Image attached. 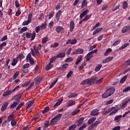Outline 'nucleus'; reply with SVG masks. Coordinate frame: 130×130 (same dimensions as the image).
<instances>
[{"label": "nucleus", "mask_w": 130, "mask_h": 130, "mask_svg": "<svg viewBox=\"0 0 130 130\" xmlns=\"http://www.w3.org/2000/svg\"><path fill=\"white\" fill-rule=\"evenodd\" d=\"M50 125H54V124H56V123H57V121L56 120L55 118L53 117L51 120H50Z\"/></svg>", "instance_id": "30"}, {"label": "nucleus", "mask_w": 130, "mask_h": 130, "mask_svg": "<svg viewBox=\"0 0 130 130\" xmlns=\"http://www.w3.org/2000/svg\"><path fill=\"white\" fill-rule=\"evenodd\" d=\"M58 45H59L58 43H54V44H53L51 45V47L52 48H55L57 47V46H58Z\"/></svg>", "instance_id": "57"}, {"label": "nucleus", "mask_w": 130, "mask_h": 130, "mask_svg": "<svg viewBox=\"0 0 130 130\" xmlns=\"http://www.w3.org/2000/svg\"><path fill=\"white\" fill-rule=\"evenodd\" d=\"M62 101H63V99H61L59 101H57L55 104L54 105V108H56L58 106H59L62 103Z\"/></svg>", "instance_id": "17"}, {"label": "nucleus", "mask_w": 130, "mask_h": 130, "mask_svg": "<svg viewBox=\"0 0 130 130\" xmlns=\"http://www.w3.org/2000/svg\"><path fill=\"white\" fill-rule=\"evenodd\" d=\"M74 29H75V22H74V21H71L70 24V32L74 31Z\"/></svg>", "instance_id": "14"}, {"label": "nucleus", "mask_w": 130, "mask_h": 130, "mask_svg": "<svg viewBox=\"0 0 130 130\" xmlns=\"http://www.w3.org/2000/svg\"><path fill=\"white\" fill-rule=\"evenodd\" d=\"M87 5H88V2H87V0H83L81 5L82 9H84L85 7H87Z\"/></svg>", "instance_id": "31"}, {"label": "nucleus", "mask_w": 130, "mask_h": 130, "mask_svg": "<svg viewBox=\"0 0 130 130\" xmlns=\"http://www.w3.org/2000/svg\"><path fill=\"white\" fill-rule=\"evenodd\" d=\"M79 112H80V109H77L76 110H74V111L72 112V115H73V116L76 115V114L79 113Z\"/></svg>", "instance_id": "52"}, {"label": "nucleus", "mask_w": 130, "mask_h": 130, "mask_svg": "<svg viewBox=\"0 0 130 130\" xmlns=\"http://www.w3.org/2000/svg\"><path fill=\"white\" fill-rule=\"evenodd\" d=\"M48 41V37L46 36L44 38H43L42 39V43H46L47 42V41Z\"/></svg>", "instance_id": "49"}, {"label": "nucleus", "mask_w": 130, "mask_h": 130, "mask_svg": "<svg viewBox=\"0 0 130 130\" xmlns=\"http://www.w3.org/2000/svg\"><path fill=\"white\" fill-rule=\"evenodd\" d=\"M19 74H20V72L19 71H17L14 73L13 76V80H16V79L18 78V76H19Z\"/></svg>", "instance_id": "36"}, {"label": "nucleus", "mask_w": 130, "mask_h": 130, "mask_svg": "<svg viewBox=\"0 0 130 130\" xmlns=\"http://www.w3.org/2000/svg\"><path fill=\"white\" fill-rule=\"evenodd\" d=\"M62 12H61V10H58V12L56 13L55 15V19H56V21L58 22L59 21V18H60V16H61V13Z\"/></svg>", "instance_id": "9"}, {"label": "nucleus", "mask_w": 130, "mask_h": 130, "mask_svg": "<svg viewBox=\"0 0 130 130\" xmlns=\"http://www.w3.org/2000/svg\"><path fill=\"white\" fill-rule=\"evenodd\" d=\"M113 59V57H108L106 59L103 60L102 63H106L107 62H109V61H111Z\"/></svg>", "instance_id": "11"}, {"label": "nucleus", "mask_w": 130, "mask_h": 130, "mask_svg": "<svg viewBox=\"0 0 130 130\" xmlns=\"http://www.w3.org/2000/svg\"><path fill=\"white\" fill-rule=\"evenodd\" d=\"M78 96V94L76 93H72L69 95V98H73L75 97H77Z\"/></svg>", "instance_id": "54"}, {"label": "nucleus", "mask_w": 130, "mask_h": 130, "mask_svg": "<svg viewBox=\"0 0 130 130\" xmlns=\"http://www.w3.org/2000/svg\"><path fill=\"white\" fill-rule=\"evenodd\" d=\"M56 58H57L56 57V56H54L52 57L50 59L49 63L52 64V63L53 62V61H55V60H56Z\"/></svg>", "instance_id": "45"}, {"label": "nucleus", "mask_w": 130, "mask_h": 130, "mask_svg": "<svg viewBox=\"0 0 130 130\" xmlns=\"http://www.w3.org/2000/svg\"><path fill=\"white\" fill-rule=\"evenodd\" d=\"M76 104V102L74 100H69L67 103L66 106L67 107H72L73 105Z\"/></svg>", "instance_id": "7"}, {"label": "nucleus", "mask_w": 130, "mask_h": 130, "mask_svg": "<svg viewBox=\"0 0 130 130\" xmlns=\"http://www.w3.org/2000/svg\"><path fill=\"white\" fill-rule=\"evenodd\" d=\"M73 74H74V72L73 71H70L69 73L67 75V79H70L73 76Z\"/></svg>", "instance_id": "47"}, {"label": "nucleus", "mask_w": 130, "mask_h": 130, "mask_svg": "<svg viewBox=\"0 0 130 130\" xmlns=\"http://www.w3.org/2000/svg\"><path fill=\"white\" fill-rule=\"evenodd\" d=\"M25 33V36L26 38L28 39L31 38L30 41H33V40L35 39V37H36V32L35 31H34L32 34L28 32H26Z\"/></svg>", "instance_id": "4"}, {"label": "nucleus", "mask_w": 130, "mask_h": 130, "mask_svg": "<svg viewBox=\"0 0 130 130\" xmlns=\"http://www.w3.org/2000/svg\"><path fill=\"white\" fill-rule=\"evenodd\" d=\"M46 27H47V23H45L44 24H42L41 25H40V28L41 30H45V29H46Z\"/></svg>", "instance_id": "32"}, {"label": "nucleus", "mask_w": 130, "mask_h": 130, "mask_svg": "<svg viewBox=\"0 0 130 130\" xmlns=\"http://www.w3.org/2000/svg\"><path fill=\"white\" fill-rule=\"evenodd\" d=\"M8 105H9L8 102L4 103L1 107V111L2 112H4L5 110H7V108H8Z\"/></svg>", "instance_id": "8"}, {"label": "nucleus", "mask_w": 130, "mask_h": 130, "mask_svg": "<svg viewBox=\"0 0 130 130\" xmlns=\"http://www.w3.org/2000/svg\"><path fill=\"white\" fill-rule=\"evenodd\" d=\"M33 48H34V51H35V54L37 55H39L40 54V52H39V50L36 48V46H33Z\"/></svg>", "instance_id": "27"}, {"label": "nucleus", "mask_w": 130, "mask_h": 130, "mask_svg": "<svg viewBox=\"0 0 130 130\" xmlns=\"http://www.w3.org/2000/svg\"><path fill=\"white\" fill-rule=\"evenodd\" d=\"M92 57H93V54H92V53L90 52L86 56V60L87 61H89V60H90V59H91V58H92Z\"/></svg>", "instance_id": "29"}, {"label": "nucleus", "mask_w": 130, "mask_h": 130, "mask_svg": "<svg viewBox=\"0 0 130 130\" xmlns=\"http://www.w3.org/2000/svg\"><path fill=\"white\" fill-rule=\"evenodd\" d=\"M41 82V79H36V85L37 86H39L40 85V83Z\"/></svg>", "instance_id": "60"}, {"label": "nucleus", "mask_w": 130, "mask_h": 130, "mask_svg": "<svg viewBox=\"0 0 130 130\" xmlns=\"http://www.w3.org/2000/svg\"><path fill=\"white\" fill-rule=\"evenodd\" d=\"M64 56H66V53H59L56 55V57L57 58H58V57L61 58L62 57H64Z\"/></svg>", "instance_id": "24"}, {"label": "nucleus", "mask_w": 130, "mask_h": 130, "mask_svg": "<svg viewBox=\"0 0 130 130\" xmlns=\"http://www.w3.org/2000/svg\"><path fill=\"white\" fill-rule=\"evenodd\" d=\"M126 79H127V76L125 75L124 77H123L121 79L120 81V83L121 84H123V83L125 82V81L126 80Z\"/></svg>", "instance_id": "35"}, {"label": "nucleus", "mask_w": 130, "mask_h": 130, "mask_svg": "<svg viewBox=\"0 0 130 130\" xmlns=\"http://www.w3.org/2000/svg\"><path fill=\"white\" fill-rule=\"evenodd\" d=\"M128 45H129V43H126L124 44L123 46H122L120 48V50H121V49H124V48H125L126 47H127V46H128Z\"/></svg>", "instance_id": "46"}, {"label": "nucleus", "mask_w": 130, "mask_h": 130, "mask_svg": "<svg viewBox=\"0 0 130 130\" xmlns=\"http://www.w3.org/2000/svg\"><path fill=\"white\" fill-rule=\"evenodd\" d=\"M121 41V40L120 39L115 41L114 43L113 44V46H116L117 45H118V44L120 43Z\"/></svg>", "instance_id": "50"}, {"label": "nucleus", "mask_w": 130, "mask_h": 130, "mask_svg": "<svg viewBox=\"0 0 130 130\" xmlns=\"http://www.w3.org/2000/svg\"><path fill=\"white\" fill-rule=\"evenodd\" d=\"M15 118V115L11 114L7 118L8 121H12Z\"/></svg>", "instance_id": "26"}, {"label": "nucleus", "mask_w": 130, "mask_h": 130, "mask_svg": "<svg viewBox=\"0 0 130 130\" xmlns=\"http://www.w3.org/2000/svg\"><path fill=\"white\" fill-rule=\"evenodd\" d=\"M128 30H130L129 25H125L122 28L121 32L122 33H126V32H127Z\"/></svg>", "instance_id": "12"}, {"label": "nucleus", "mask_w": 130, "mask_h": 130, "mask_svg": "<svg viewBox=\"0 0 130 130\" xmlns=\"http://www.w3.org/2000/svg\"><path fill=\"white\" fill-rule=\"evenodd\" d=\"M115 92V89L114 88L108 89L105 93L102 95V98H107L109 96H111L113 93Z\"/></svg>", "instance_id": "1"}, {"label": "nucleus", "mask_w": 130, "mask_h": 130, "mask_svg": "<svg viewBox=\"0 0 130 130\" xmlns=\"http://www.w3.org/2000/svg\"><path fill=\"white\" fill-rule=\"evenodd\" d=\"M28 30V27L27 26H24L22 28H21L20 30L19 31V34H22L23 32H25Z\"/></svg>", "instance_id": "33"}, {"label": "nucleus", "mask_w": 130, "mask_h": 130, "mask_svg": "<svg viewBox=\"0 0 130 130\" xmlns=\"http://www.w3.org/2000/svg\"><path fill=\"white\" fill-rule=\"evenodd\" d=\"M84 118L83 117L80 118V119H79L78 120H77L76 121V123H77V125L78 126H80V125H81L82 124V123H83V121H84Z\"/></svg>", "instance_id": "15"}, {"label": "nucleus", "mask_w": 130, "mask_h": 130, "mask_svg": "<svg viewBox=\"0 0 130 130\" xmlns=\"http://www.w3.org/2000/svg\"><path fill=\"white\" fill-rule=\"evenodd\" d=\"M82 59H83V56L81 55H79L76 59L75 64H76V66H78L79 64V63L81 62V60H82Z\"/></svg>", "instance_id": "19"}, {"label": "nucleus", "mask_w": 130, "mask_h": 130, "mask_svg": "<svg viewBox=\"0 0 130 130\" xmlns=\"http://www.w3.org/2000/svg\"><path fill=\"white\" fill-rule=\"evenodd\" d=\"M95 120H96L95 117H91L88 120L87 123L88 124H91V123H93V122H94V121H95Z\"/></svg>", "instance_id": "21"}, {"label": "nucleus", "mask_w": 130, "mask_h": 130, "mask_svg": "<svg viewBox=\"0 0 130 130\" xmlns=\"http://www.w3.org/2000/svg\"><path fill=\"white\" fill-rule=\"evenodd\" d=\"M13 93V91L12 90H7L3 93V96H10L12 93Z\"/></svg>", "instance_id": "22"}, {"label": "nucleus", "mask_w": 130, "mask_h": 130, "mask_svg": "<svg viewBox=\"0 0 130 130\" xmlns=\"http://www.w3.org/2000/svg\"><path fill=\"white\" fill-rule=\"evenodd\" d=\"M100 121L98 120L93 123L92 125V126H93V127H96L97 125H98V124H100Z\"/></svg>", "instance_id": "51"}, {"label": "nucleus", "mask_w": 130, "mask_h": 130, "mask_svg": "<svg viewBox=\"0 0 130 130\" xmlns=\"http://www.w3.org/2000/svg\"><path fill=\"white\" fill-rule=\"evenodd\" d=\"M111 51H112V49H111V48H108L104 53V55L105 56H107V55H108V54H109V53H110Z\"/></svg>", "instance_id": "39"}, {"label": "nucleus", "mask_w": 130, "mask_h": 130, "mask_svg": "<svg viewBox=\"0 0 130 130\" xmlns=\"http://www.w3.org/2000/svg\"><path fill=\"white\" fill-rule=\"evenodd\" d=\"M114 107H112L111 108H109L108 109V110L106 111H104L103 112V114H104L105 115H106V114H108V113H109V112H111V111H112V110H113V109H114Z\"/></svg>", "instance_id": "28"}, {"label": "nucleus", "mask_w": 130, "mask_h": 130, "mask_svg": "<svg viewBox=\"0 0 130 130\" xmlns=\"http://www.w3.org/2000/svg\"><path fill=\"white\" fill-rule=\"evenodd\" d=\"M73 60H74V59L73 58V57H70L69 58H67L66 59H65L64 62H70Z\"/></svg>", "instance_id": "53"}, {"label": "nucleus", "mask_w": 130, "mask_h": 130, "mask_svg": "<svg viewBox=\"0 0 130 130\" xmlns=\"http://www.w3.org/2000/svg\"><path fill=\"white\" fill-rule=\"evenodd\" d=\"M20 10V8H18V10L16 12L15 16L16 17H19V16H20L21 15V11Z\"/></svg>", "instance_id": "58"}, {"label": "nucleus", "mask_w": 130, "mask_h": 130, "mask_svg": "<svg viewBox=\"0 0 130 130\" xmlns=\"http://www.w3.org/2000/svg\"><path fill=\"white\" fill-rule=\"evenodd\" d=\"M122 8L123 10H125V9H127V2L126 1H124L123 3Z\"/></svg>", "instance_id": "48"}, {"label": "nucleus", "mask_w": 130, "mask_h": 130, "mask_svg": "<svg viewBox=\"0 0 130 130\" xmlns=\"http://www.w3.org/2000/svg\"><path fill=\"white\" fill-rule=\"evenodd\" d=\"M129 101H130V99H128L127 100H124V102L122 104V106H121L122 109H124V108H125V107H126V105Z\"/></svg>", "instance_id": "13"}, {"label": "nucleus", "mask_w": 130, "mask_h": 130, "mask_svg": "<svg viewBox=\"0 0 130 130\" xmlns=\"http://www.w3.org/2000/svg\"><path fill=\"white\" fill-rule=\"evenodd\" d=\"M16 58L17 59H24V58H25V56H24L23 54H19Z\"/></svg>", "instance_id": "41"}, {"label": "nucleus", "mask_w": 130, "mask_h": 130, "mask_svg": "<svg viewBox=\"0 0 130 130\" xmlns=\"http://www.w3.org/2000/svg\"><path fill=\"white\" fill-rule=\"evenodd\" d=\"M84 52V49L82 48H78L75 50L74 52H73L72 54L73 55L75 54H82Z\"/></svg>", "instance_id": "5"}, {"label": "nucleus", "mask_w": 130, "mask_h": 130, "mask_svg": "<svg viewBox=\"0 0 130 130\" xmlns=\"http://www.w3.org/2000/svg\"><path fill=\"white\" fill-rule=\"evenodd\" d=\"M85 127H87V124H86V123L84 124L82 126H80L79 128V130L85 129Z\"/></svg>", "instance_id": "62"}, {"label": "nucleus", "mask_w": 130, "mask_h": 130, "mask_svg": "<svg viewBox=\"0 0 130 130\" xmlns=\"http://www.w3.org/2000/svg\"><path fill=\"white\" fill-rule=\"evenodd\" d=\"M18 63V58H14L12 62V66H15Z\"/></svg>", "instance_id": "34"}, {"label": "nucleus", "mask_w": 130, "mask_h": 130, "mask_svg": "<svg viewBox=\"0 0 130 130\" xmlns=\"http://www.w3.org/2000/svg\"><path fill=\"white\" fill-rule=\"evenodd\" d=\"M107 9H108V7L107 6V5H103L102 7V11H106Z\"/></svg>", "instance_id": "64"}, {"label": "nucleus", "mask_w": 130, "mask_h": 130, "mask_svg": "<svg viewBox=\"0 0 130 130\" xmlns=\"http://www.w3.org/2000/svg\"><path fill=\"white\" fill-rule=\"evenodd\" d=\"M52 68H53V64L49 63L48 64H47L46 67V71H49V70H51V69H52Z\"/></svg>", "instance_id": "23"}, {"label": "nucleus", "mask_w": 130, "mask_h": 130, "mask_svg": "<svg viewBox=\"0 0 130 130\" xmlns=\"http://www.w3.org/2000/svg\"><path fill=\"white\" fill-rule=\"evenodd\" d=\"M64 30V28L60 26H57L56 28V31L57 33L62 34L63 33V31Z\"/></svg>", "instance_id": "6"}, {"label": "nucleus", "mask_w": 130, "mask_h": 130, "mask_svg": "<svg viewBox=\"0 0 130 130\" xmlns=\"http://www.w3.org/2000/svg\"><path fill=\"white\" fill-rule=\"evenodd\" d=\"M54 24V22H53V21H51L48 24V28H49V29H52Z\"/></svg>", "instance_id": "55"}, {"label": "nucleus", "mask_w": 130, "mask_h": 130, "mask_svg": "<svg viewBox=\"0 0 130 130\" xmlns=\"http://www.w3.org/2000/svg\"><path fill=\"white\" fill-rule=\"evenodd\" d=\"M31 58H33L32 56L31 55V53H29L26 56V61H28V59H30Z\"/></svg>", "instance_id": "61"}, {"label": "nucleus", "mask_w": 130, "mask_h": 130, "mask_svg": "<svg viewBox=\"0 0 130 130\" xmlns=\"http://www.w3.org/2000/svg\"><path fill=\"white\" fill-rule=\"evenodd\" d=\"M102 68V64H99L95 68V72H99L100 71V69Z\"/></svg>", "instance_id": "38"}, {"label": "nucleus", "mask_w": 130, "mask_h": 130, "mask_svg": "<svg viewBox=\"0 0 130 130\" xmlns=\"http://www.w3.org/2000/svg\"><path fill=\"white\" fill-rule=\"evenodd\" d=\"M61 116H62V114H58L56 116H54V118H55V119H56V120L58 122V121H59V120H60V118Z\"/></svg>", "instance_id": "25"}, {"label": "nucleus", "mask_w": 130, "mask_h": 130, "mask_svg": "<svg viewBox=\"0 0 130 130\" xmlns=\"http://www.w3.org/2000/svg\"><path fill=\"white\" fill-rule=\"evenodd\" d=\"M91 16L92 14H89V15L86 16L83 19V21H84V22L88 21V20H89V19L91 18Z\"/></svg>", "instance_id": "40"}, {"label": "nucleus", "mask_w": 130, "mask_h": 130, "mask_svg": "<svg viewBox=\"0 0 130 130\" xmlns=\"http://www.w3.org/2000/svg\"><path fill=\"white\" fill-rule=\"evenodd\" d=\"M117 111H118V109H115L111 113H110L109 114V116H111V115H113V114H115V113H116V112H117Z\"/></svg>", "instance_id": "56"}, {"label": "nucleus", "mask_w": 130, "mask_h": 130, "mask_svg": "<svg viewBox=\"0 0 130 130\" xmlns=\"http://www.w3.org/2000/svg\"><path fill=\"white\" fill-rule=\"evenodd\" d=\"M75 128H77V125L76 124H72L71 126H70L68 128L69 130H72L75 129Z\"/></svg>", "instance_id": "42"}, {"label": "nucleus", "mask_w": 130, "mask_h": 130, "mask_svg": "<svg viewBox=\"0 0 130 130\" xmlns=\"http://www.w3.org/2000/svg\"><path fill=\"white\" fill-rule=\"evenodd\" d=\"M89 12V11L88 9H86L85 11H83L82 13L80 14V18L82 19V18H84V17L86 16V15L88 14Z\"/></svg>", "instance_id": "16"}, {"label": "nucleus", "mask_w": 130, "mask_h": 130, "mask_svg": "<svg viewBox=\"0 0 130 130\" xmlns=\"http://www.w3.org/2000/svg\"><path fill=\"white\" fill-rule=\"evenodd\" d=\"M48 126H49V121H48L47 123H45V126H44L43 129H46Z\"/></svg>", "instance_id": "63"}, {"label": "nucleus", "mask_w": 130, "mask_h": 130, "mask_svg": "<svg viewBox=\"0 0 130 130\" xmlns=\"http://www.w3.org/2000/svg\"><path fill=\"white\" fill-rule=\"evenodd\" d=\"M32 16H33V13H30L28 14L27 19V20H25L23 21L22 23V26H27L30 24L32 22Z\"/></svg>", "instance_id": "3"}, {"label": "nucleus", "mask_w": 130, "mask_h": 130, "mask_svg": "<svg viewBox=\"0 0 130 130\" xmlns=\"http://www.w3.org/2000/svg\"><path fill=\"white\" fill-rule=\"evenodd\" d=\"M91 115H93V116H95V115H98L99 114V110L97 109H95L93 110L92 112L91 113Z\"/></svg>", "instance_id": "18"}, {"label": "nucleus", "mask_w": 130, "mask_h": 130, "mask_svg": "<svg viewBox=\"0 0 130 130\" xmlns=\"http://www.w3.org/2000/svg\"><path fill=\"white\" fill-rule=\"evenodd\" d=\"M54 15V11H52L49 14V20H50L51 18H53V15Z\"/></svg>", "instance_id": "44"}, {"label": "nucleus", "mask_w": 130, "mask_h": 130, "mask_svg": "<svg viewBox=\"0 0 130 130\" xmlns=\"http://www.w3.org/2000/svg\"><path fill=\"white\" fill-rule=\"evenodd\" d=\"M77 43V39H74L73 40H68L67 42H66V44H72V45L74 44H76Z\"/></svg>", "instance_id": "10"}, {"label": "nucleus", "mask_w": 130, "mask_h": 130, "mask_svg": "<svg viewBox=\"0 0 130 130\" xmlns=\"http://www.w3.org/2000/svg\"><path fill=\"white\" fill-rule=\"evenodd\" d=\"M103 29V28L102 27H99L96 30H95L93 32H92V35H96L98 33H99V32H101L102 30Z\"/></svg>", "instance_id": "20"}, {"label": "nucleus", "mask_w": 130, "mask_h": 130, "mask_svg": "<svg viewBox=\"0 0 130 130\" xmlns=\"http://www.w3.org/2000/svg\"><path fill=\"white\" fill-rule=\"evenodd\" d=\"M97 80V77H94L91 79H87L81 82L80 85H93L94 81Z\"/></svg>", "instance_id": "2"}, {"label": "nucleus", "mask_w": 130, "mask_h": 130, "mask_svg": "<svg viewBox=\"0 0 130 130\" xmlns=\"http://www.w3.org/2000/svg\"><path fill=\"white\" fill-rule=\"evenodd\" d=\"M18 105V102H14L13 104L10 106L11 109H13V108H15Z\"/></svg>", "instance_id": "37"}, {"label": "nucleus", "mask_w": 130, "mask_h": 130, "mask_svg": "<svg viewBox=\"0 0 130 130\" xmlns=\"http://www.w3.org/2000/svg\"><path fill=\"white\" fill-rule=\"evenodd\" d=\"M24 104H25V102L20 103V104L18 105L16 109V110H19V109H20V108H21L22 106L24 105Z\"/></svg>", "instance_id": "43"}, {"label": "nucleus", "mask_w": 130, "mask_h": 130, "mask_svg": "<svg viewBox=\"0 0 130 130\" xmlns=\"http://www.w3.org/2000/svg\"><path fill=\"white\" fill-rule=\"evenodd\" d=\"M48 111H49V107H46L45 108L44 110L42 111L43 114H44L45 113H46Z\"/></svg>", "instance_id": "59"}]
</instances>
